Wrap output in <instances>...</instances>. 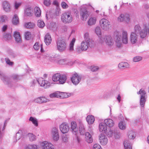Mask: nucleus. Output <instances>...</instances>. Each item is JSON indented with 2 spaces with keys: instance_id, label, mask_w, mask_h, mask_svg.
I'll use <instances>...</instances> for the list:
<instances>
[{
  "instance_id": "09e8293b",
  "label": "nucleus",
  "mask_w": 149,
  "mask_h": 149,
  "mask_svg": "<svg viewBox=\"0 0 149 149\" xmlns=\"http://www.w3.org/2000/svg\"><path fill=\"white\" fill-rule=\"evenodd\" d=\"M11 38V35L9 33H5L3 35V38L5 40H9Z\"/></svg>"
},
{
  "instance_id": "f257e3e1",
  "label": "nucleus",
  "mask_w": 149,
  "mask_h": 149,
  "mask_svg": "<svg viewBox=\"0 0 149 149\" xmlns=\"http://www.w3.org/2000/svg\"><path fill=\"white\" fill-rule=\"evenodd\" d=\"M137 26H139V24L135 26L134 28V31L132 32L130 35V40L131 43L132 44H135L138 42L139 36L142 39L145 38L141 37V32L140 31L138 32L137 31L136 28L138 27Z\"/></svg>"
},
{
  "instance_id": "dca6fc26",
  "label": "nucleus",
  "mask_w": 149,
  "mask_h": 149,
  "mask_svg": "<svg viewBox=\"0 0 149 149\" xmlns=\"http://www.w3.org/2000/svg\"><path fill=\"white\" fill-rule=\"evenodd\" d=\"M100 142L102 145H106L108 142V139L104 134H101L99 136Z\"/></svg>"
},
{
  "instance_id": "72a5a7b5",
  "label": "nucleus",
  "mask_w": 149,
  "mask_h": 149,
  "mask_svg": "<svg viewBox=\"0 0 149 149\" xmlns=\"http://www.w3.org/2000/svg\"><path fill=\"white\" fill-rule=\"evenodd\" d=\"M35 15L36 17H39L41 14V11L40 8L38 7H36L34 8Z\"/></svg>"
},
{
  "instance_id": "9b49d317",
  "label": "nucleus",
  "mask_w": 149,
  "mask_h": 149,
  "mask_svg": "<svg viewBox=\"0 0 149 149\" xmlns=\"http://www.w3.org/2000/svg\"><path fill=\"white\" fill-rule=\"evenodd\" d=\"M80 15L82 20H86L89 15V14L86 9L81 8L80 11Z\"/></svg>"
},
{
  "instance_id": "b1692460",
  "label": "nucleus",
  "mask_w": 149,
  "mask_h": 149,
  "mask_svg": "<svg viewBox=\"0 0 149 149\" xmlns=\"http://www.w3.org/2000/svg\"><path fill=\"white\" fill-rule=\"evenodd\" d=\"M60 77V79L58 81V83L60 84H63L66 82L67 79V76L66 74H61Z\"/></svg>"
},
{
  "instance_id": "49530a36",
  "label": "nucleus",
  "mask_w": 149,
  "mask_h": 149,
  "mask_svg": "<svg viewBox=\"0 0 149 149\" xmlns=\"http://www.w3.org/2000/svg\"><path fill=\"white\" fill-rule=\"evenodd\" d=\"M25 13L27 16H32V13L30 9L29 8H26L25 10Z\"/></svg>"
},
{
  "instance_id": "0e129e2a",
  "label": "nucleus",
  "mask_w": 149,
  "mask_h": 149,
  "mask_svg": "<svg viewBox=\"0 0 149 149\" xmlns=\"http://www.w3.org/2000/svg\"><path fill=\"white\" fill-rule=\"evenodd\" d=\"M51 3L50 0H44V4L46 6H49L50 4Z\"/></svg>"
},
{
  "instance_id": "412c9836",
  "label": "nucleus",
  "mask_w": 149,
  "mask_h": 149,
  "mask_svg": "<svg viewBox=\"0 0 149 149\" xmlns=\"http://www.w3.org/2000/svg\"><path fill=\"white\" fill-rule=\"evenodd\" d=\"M104 122L107 126L109 127H112L114 125V121L112 119H106L104 120Z\"/></svg>"
},
{
  "instance_id": "4c0bfd02",
  "label": "nucleus",
  "mask_w": 149,
  "mask_h": 149,
  "mask_svg": "<svg viewBox=\"0 0 149 149\" xmlns=\"http://www.w3.org/2000/svg\"><path fill=\"white\" fill-rule=\"evenodd\" d=\"M75 41V39L73 38L70 42L69 45V50L71 51H72L74 50V46Z\"/></svg>"
},
{
  "instance_id": "2f4dec72",
  "label": "nucleus",
  "mask_w": 149,
  "mask_h": 149,
  "mask_svg": "<svg viewBox=\"0 0 149 149\" xmlns=\"http://www.w3.org/2000/svg\"><path fill=\"white\" fill-rule=\"evenodd\" d=\"M118 67L120 69L128 68L129 64L127 62H121L118 64Z\"/></svg>"
},
{
  "instance_id": "aec40b11",
  "label": "nucleus",
  "mask_w": 149,
  "mask_h": 149,
  "mask_svg": "<svg viewBox=\"0 0 149 149\" xmlns=\"http://www.w3.org/2000/svg\"><path fill=\"white\" fill-rule=\"evenodd\" d=\"M99 130L100 132L106 133L107 130V126L104 123H100L99 127Z\"/></svg>"
},
{
  "instance_id": "a878e982",
  "label": "nucleus",
  "mask_w": 149,
  "mask_h": 149,
  "mask_svg": "<svg viewBox=\"0 0 149 149\" xmlns=\"http://www.w3.org/2000/svg\"><path fill=\"white\" fill-rule=\"evenodd\" d=\"M71 128L73 132L76 133L78 132V128L77 127V125L76 122H72L71 123Z\"/></svg>"
},
{
  "instance_id": "864d4df0",
  "label": "nucleus",
  "mask_w": 149,
  "mask_h": 149,
  "mask_svg": "<svg viewBox=\"0 0 149 149\" xmlns=\"http://www.w3.org/2000/svg\"><path fill=\"white\" fill-rule=\"evenodd\" d=\"M84 38L85 40L84 41H86L87 42L92 41L90 40L89 38V34L88 33H86L84 35Z\"/></svg>"
},
{
  "instance_id": "774afa93",
  "label": "nucleus",
  "mask_w": 149,
  "mask_h": 149,
  "mask_svg": "<svg viewBox=\"0 0 149 149\" xmlns=\"http://www.w3.org/2000/svg\"><path fill=\"white\" fill-rule=\"evenodd\" d=\"M60 11V9L58 8H57L55 10L54 13L56 16H58L59 14Z\"/></svg>"
},
{
  "instance_id": "2eb2a0df",
  "label": "nucleus",
  "mask_w": 149,
  "mask_h": 149,
  "mask_svg": "<svg viewBox=\"0 0 149 149\" xmlns=\"http://www.w3.org/2000/svg\"><path fill=\"white\" fill-rule=\"evenodd\" d=\"M49 100L45 97H40L35 99L34 100V102L40 104L46 103L49 101Z\"/></svg>"
},
{
  "instance_id": "4468645a",
  "label": "nucleus",
  "mask_w": 149,
  "mask_h": 149,
  "mask_svg": "<svg viewBox=\"0 0 149 149\" xmlns=\"http://www.w3.org/2000/svg\"><path fill=\"white\" fill-rule=\"evenodd\" d=\"M68 125L66 123H63L60 126V130L63 134L68 132L69 130Z\"/></svg>"
},
{
  "instance_id": "f704fd0d",
  "label": "nucleus",
  "mask_w": 149,
  "mask_h": 149,
  "mask_svg": "<svg viewBox=\"0 0 149 149\" xmlns=\"http://www.w3.org/2000/svg\"><path fill=\"white\" fill-rule=\"evenodd\" d=\"M60 92L57 91L49 95L50 97L51 98H60Z\"/></svg>"
},
{
  "instance_id": "c756f323",
  "label": "nucleus",
  "mask_w": 149,
  "mask_h": 149,
  "mask_svg": "<svg viewBox=\"0 0 149 149\" xmlns=\"http://www.w3.org/2000/svg\"><path fill=\"white\" fill-rule=\"evenodd\" d=\"M72 93H64V92H60V98H67L68 97L70 96Z\"/></svg>"
},
{
  "instance_id": "6e6552de",
  "label": "nucleus",
  "mask_w": 149,
  "mask_h": 149,
  "mask_svg": "<svg viewBox=\"0 0 149 149\" xmlns=\"http://www.w3.org/2000/svg\"><path fill=\"white\" fill-rule=\"evenodd\" d=\"M0 76L1 80L5 84L8 85L10 87L12 86L11 81L10 78L1 70H0Z\"/></svg>"
},
{
  "instance_id": "9d476101",
  "label": "nucleus",
  "mask_w": 149,
  "mask_h": 149,
  "mask_svg": "<svg viewBox=\"0 0 149 149\" xmlns=\"http://www.w3.org/2000/svg\"><path fill=\"white\" fill-rule=\"evenodd\" d=\"M37 81L40 86L45 88H49L50 85V83L48 81L44 80L42 78L38 79Z\"/></svg>"
},
{
  "instance_id": "7c9ffc66",
  "label": "nucleus",
  "mask_w": 149,
  "mask_h": 149,
  "mask_svg": "<svg viewBox=\"0 0 149 149\" xmlns=\"http://www.w3.org/2000/svg\"><path fill=\"white\" fill-rule=\"evenodd\" d=\"M86 119L89 124H93L95 120L94 117L92 115L88 116L87 117Z\"/></svg>"
},
{
  "instance_id": "a18cd8bd",
  "label": "nucleus",
  "mask_w": 149,
  "mask_h": 149,
  "mask_svg": "<svg viewBox=\"0 0 149 149\" xmlns=\"http://www.w3.org/2000/svg\"><path fill=\"white\" fill-rule=\"evenodd\" d=\"M145 102L146 99L145 97H142V96L141 97L140 103L141 106L142 107L144 106Z\"/></svg>"
},
{
  "instance_id": "8fccbe9b",
  "label": "nucleus",
  "mask_w": 149,
  "mask_h": 149,
  "mask_svg": "<svg viewBox=\"0 0 149 149\" xmlns=\"http://www.w3.org/2000/svg\"><path fill=\"white\" fill-rule=\"evenodd\" d=\"M28 136L29 137L30 140L32 141L35 140L36 139V136L32 133H29Z\"/></svg>"
},
{
  "instance_id": "f3484780",
  "label": "nucleus",
  "mask_w": 149,
  "mask_h": 149,
  "mask_svg": "<svg viewBox=\"0 0 149 149\" xmlns=\"http://www.w3.org/2000/svg\"><path fill=\"white\" fill-rule=\"evenodd\" d=\"M2 6L3 10L6 12H9L10 11V6L9 2L6 1H3Z\"/></svg>"
},
{
  "instance_id": "39448f33",
  "label": "nucleus",
  "mask_w": 149,
  "mask_h": 149,
  "mask_svg": "<svg viewBox=\"0 0 149 149\" xmlns=\"http://www.w3.org/2000/svg\"><path fill=\"white\" fill-rule=\"evenodd\" d=\"M100 25L105 30H107L111 26L109 21L105 19H102L100 21Z\"/></svg>"
},
{
  "instance_id": "c03bdc74",
  "label": "nucleus",
  "mask_w": 149,
  "mask_h": 149,
  "mask_svg": "<svg viewBox=\"0 0 149 149\" xmlns=\"http://www.w3.org/2000/svg\"><path fill=\"white\" fill-rule=\"evenodd\" d=\"M34 26V24L31 22H28L25 24V27L28 29H31L33 28Z\"/></svg>"
},
{
  "instance_id": "5fc2aeb1",
  "label": "nucleus",
  "mask_w": 149,
  "mask_h": 149,
  "mask_svg": "<svg viewBox=\"0 0 149 149\" xmlns=\"http://www.w3.org/2000/svg\"><path fill=\"white\" fill-rule=\"evenodd\" d=\"M95 32L98 36L100 35H101V30L100 28L99 27H96L95 29Z\"/></svg>"
},
{
  "instance_id": "0eeeda50",
  "label": "nucleus",
  "mask_w": 149,
  "mask_h": 149,
  "mask_svg": "<svg viewBox=\"0 0 149 149\" xmlns=\"http://www.w3.org/2000/svg\"><path fill=\"white\" fill-rule=\"evenodd\" d=\"M94 45V42L93 41L87 42L86 41H83L81 43V47L84 51H86L89 47H93Z\"/></svg>"
},
{
  "instance_id": "7ed1b4c3",
  "label": "nucleus",
  "mask_w": 149,
  "mask_h": 149,
  "mask_svg": "<svg viewBox=\"0 0 149 149\" xmlns=\"http://www.w3.org/2000/svg\"><path fill=\"white\" fill-rule=\"evenodd\" d=\"M56 48L60 52L65 51L66 49L67 43L63 39H58L56 41Z\"/></svg>"
},
{
  "instance_id": "c9c22d12",
  "label": "nucleus",
  "mask_w": 149,
  "mask_h": 149,
  "mask_svg": "<svg viewBox=\"0 0 149 149\" xmlns=\"http://www.w3.org/2000/svg\"><path fill=\"white\" fill-rule=\"evenodd\" d=\"M126 123L124 121H120L119 123V128L122 130H124L126 128Z\"/></svg>"
},
{
  "instance_id": "603ef678",
  "label": "nucleus",
  "mask_w": 149,
  "mask_h": 149,
  "mask_svg": "<svg viewBox=\"0 0 149 149\" xmlns=\"http://www.w3.org/2000/svg\"><path fill=\"white\" fill-rule=\"evenodd\" d=\"M142 59V58L141 56H137L134 57L133 60L134 62H137L141 60Z\"/></svg>"
},
{
  "instance_id": "e433bc0d",
  "label": "nucleus",
  "mask_w": 149,
  "mask_h": 149,
  "mask_svg": "<svg viewBox=\"0 0 149 149\" xmlns=\"http://www.w3.org/2000/svg\"><path fill=\"white\" fill-rule=\"evenodd\" d=\"M96 18L95 17L91 18L88 21V24L89 25L94 24L96 23Z\"/></svg>"
},
{
  "instance_id": "f8f14e48",
  "label": "nucleus",
  "mask_w": 149,
  "mask_h": 149,
  "mask_svg": "<svg viewBox=\"0 0 149 149\" xmlns=\"http://www.w3.org/2000/svg\"><path fill=\"white\" fill-rule=\"evenodd\" d=\"M114 39L116 46L118 48L121 47L123 44L121 35L118 33L116 34Z\"/></svg>"
},
{
  "instance_id": "423d86ee",
  "label": "nucleus",
  "mask_w": 149,
  "mask_h": 149,
  "mask_svg": "<svg viewBox=\"0 0 149 149\" xmlns=\"http://www.w3.org/2000/svg\"><path fill=\"white\" fill-rule=\"evenodd\" d=\"M105 41L106 44L109 46H111L114 43L113 40L111 37L110 36H106L105 37H102L100 38V41L101 43Z\"/></svg>"
},
{
  "instance_id": "473e14b6",
  "label": "nucleus",
  "mask_w": 149,
  "mask_h": 149,
  "mask_svg": "<svg viewBox=\"0 0 149 149\" xmlns=\"http://www.w3.org/2000/svg\"><path fill=\"white\" fill-rule=\"evenodd\" d=\"M61 74L59 73L54 74L52 76V80L53 81H58L60 79Z\"/></svg>"
},
{
  "instance_id": "f03ea898",
  "label": "nucleus",
  "mask_w": 149,
  "mask_h": 149,
  "mask_svg": "<svg viewBox=\"0 0 149 149\" xmlns=\"http://www.w3.org/2000/svg\"><path fill=\"white\" fill-rule=\"evenodd\" d=\"M61 19L64 24H69L72 22L73 18L70 11H66L61 15Z\"/></svg>"
},
{
  "instance_id": "393cba45",
  "label": "nucleus",
  "mask_w": 149,
  "mask_h": 149,
  "mask_svg": "<svg viewBox=\"0 0 149 149\" xmlns=\"http://www.w3.org/2000/svg\"><path fill=\"white\" fill-rule=\"evenodd\" d=\"M14 36L15 41L17 42H20L22 41L21 36L19 32L15 31L14 32Z\"/></svg>"
},
{
  "instance_id": "69168bd1",
  "label": "nucleus",
  "mask_w": 149,
  "mask_h": 149,
  "mask_svg": "<svg viewBox=\"0 0 149 149\" xmlns=\"http://www.w3.org/2000/svg\"><path fill=\"white\" fill-rule=\"evenodd\" d=\"M91 71L93 72H95L99 69V68L97 66H92L91 67Z\"/></svg>"
},
{
  "instance_id": "cd10ccee",
  "label": "nucleus",
  "mask_w": 149,
  "mask_h": 149,
  "mask_svg": "<svg viewBox=\"0 0 149 149\" xmlns=\"http://www.w3.org/2000/svg\"><path fill=\"white\" fill-rule=\"evenodd\" d=\"M135 132L133 130L129 131L128 132V136L130 139H133L136 137Z\"/></svg>"
},
{
  "instance_id": "6e6d98bb",
  "label": "nucleus",
  "mask_w": 149,
  "mask_h": 149,
  "mask_svg": "<svg viewBox=\"0 0 149 149\" xmlns=\"http://www.w3.org/2000/svg\"><path fill=\"white\" fill-rule=\"evenodd\" d=\"M5 61L6 63L8 65H9L10 66H12L13 65V62H11L10 59H9L8 58H6Z\"/></svg>"
},
{
  "instance_id": "e2e57ef3",
  "label": "nucleus",
  "mask_w": 149,
  "mask_h": 149,
  "mask_svg": "<svg viewBox=\"0 0 149 149\" xmlns=\"http://www.w3.org/2000/svg\"><path fill=\"white\" fill-rule=\"evenodd\" d=\"M61 6L62 8L63 9H66L68 7V6L64 2H63L61 3Z\"/></svg>"
},
{
  "instance_id": "a19ab883",
  "label": "nucleus",
  "mask_w": 149,
  "mask_h": 149,
  "mask_svg": "<svg viewBox=\"0 0 149 149\" xmlns=\"http://www.w3.org/2000/svg\"><path fill=\"white\" fill-rule=\"evenodd\" d=\"M22 76L17 74H13L12 76V77L14 80H18L20 79L21 78Z\"/></svg>"
},
{
  "instance_id": "bb28decb",
  "label": "nucleus",
  "mask_w": 149,
  "mask_h": 149,
  "mask_svg": "<svg viewBox=\"0 0 149 149\" xmlns=\"http://www.w3.org/2000/svg\"><path fill=\"white\" fill-rule=\"evenodd\" d=\"M12 22L15 25H16L19 24V20L18 16L17 14H15L12 18Z\"/></svg>"
},
{
  "instance_id": "58836bf2",
  "label": "nucleus",
  "mask_w": 149,
  "mask_h": 149,
  "mask_svg": "<svg viewBox=\"0 0 149 149\" xmlns=\"http://www.w3.org/2000/svg\"><path fill=\"white\" fill-rule=\"evenodd\" d=\"M79 131L81 135H84L85 134V130L83 125H81L79 127Z\"/></svg>"
},
{
  "instance_id": "680f3d73",
  "label": "nucleus",
  "mask_w": 149,
  "mask_h": 149,
  "mask_svg": "<svg viewBox=\"0 0 149 149\" xmlns=\"http://www.w3.org/2000/svg\"><path fill=\"white\" fill-rule=\"evenodd\" d=\"M93 149H102V148L100 145L95 144L93 146Z\"/></svg>"
},
{
  "instance_id": "6ab92c4d",
  "label": "nucleus",
  "mask_w": 149,
  "mask_h": 149,
  "mask_svg": "<svg viewBox=\"0 0 149 149\" xmlns=\"http://www.w3.org/2000/svg\"><path fill=\"white\" fill-rule=\"evenodd\" d=\"M122 43L126 44L128 43V34L127 32L125 31H122Z\"/></svg>"
},
{
  "instance_id": "a211bd4d",
  "label": "nucleus",
  "mask_w": 149,
  "mask_h": 149,
  "mask_svg": "<svg viewBox=\"0 0 149 149\" xmlns=\"http://www.w3.org/2000/svg\"><path fill=\"white\" fill-rule=\"evenodd\" d=\"M42 149H54L53 145L46 141L42 143Z\"/></svg>"
},
{
  "instance_id": "37998d69",
  "label": "nucleus",
  "mask_w": 149,
  "mask_h": 149,
  "mask_svg": "<svg viewBox=\"0 0 149 149\" xmlns=\"http://www.w3.org/2000/svg\"><path fill=\"white\" fill-rule=\"evenodd\" d=\"M29 120L32 121L34 125L35 126H38V121L36 119L32 117H31L29 118Z\"/></svg>"
},
{
  "instance_id": "13d9d810",
  "label": "nucleus",
  "mask_w": 149,
  "mask_h": 149,
  "mask_svg": "<svg viewBox=\"0 0 149 149\" xmlns=\"http://www.w3.org/2000/svg\"><path fill=\"white\" fill-rule=\"evenodd\" d=\"M125 15L123 14H120V16L118 17V20L120 22H123L125 21L124 19Z\"/></svg>"
},
{
  "instance_id": "5701e85b",
  "label": "nucleus",
  "mask_w": 149,
  "mask_h": 149,
  "mask_svg": "<svg viewBox=\"0 0 149 149\" xmlns=\"http://www.w3.org/2000/svg\"><path fill=\"white\" fill-rule=\"evenodd\" d=\"M85 138L86 141L89 143L93 142V139L91 135L88 132H86L85 133Z\"/></svg>"
},
{
  "instance_id": "79ce46f5",
  "label": "nucleus",
  "mask_w": 149,
  "mask_h": 149,
  "mask_svg": "<svg viewBox=\"0 0 149 149\" xmlns=\"http://www.w3.org/2000/svg\"><path fill=\"white\" fill-rule=\"evenodd\" d=\"M31 33L30 32H27L25 33V38L27 40H29L31 38Z\"/></svg>"
},
{
  "instance_id": "338daca9",
  "label": "nucleus",
  "mask_w": 149,
  "mask_h": 149,
  "mask_svg": "<svg viewBox=\"0 0 149 149\" xmlns=\"http://www.w3.org/2000/svg\"><path fill=\"white\" fill-rule=\"evenodd\" d=\"M34 49L36 50H38L40 48V47L38 45V43H36L33 46Z\"/></svg>"
},
{
  "instance_id": "1a4fd4ad",
  "label": "nucleus",
  "mask_w": 149,
  "mask_h": 149,
  "mask_svg": "<svg viewBox=\"0 0 149 149\" xmlns=\"http://www.w3.org/2000/svg\"><path fill=\"white\" fill-rule=\"evenodd\" d=\"M81 77L80 75H79L77 73H75L73 74L71 79L72 83L74 85H76L78 84L81 81Z\"/></svg>"
},
{
  "instance_id": "ddd939ff",
  "label": "nucleus",
  "mask_w": 149,
  "mask_h": 149,
  "mask_svg": "<svg viewBox=\"0 0 149 149\" xmlns=\"http://www.w3.org/2000/svg\"><path fill=\"white\" fill-rule=\"evenodd\" d=\"M51 134L54 141H56L58 140L59 135L57 128L55 127H53L52 130Z\"/></svg>"
},
{
  "instance_id": "052dcab7",
  "label": "nucleus",
  "mask_w": 149,
  "mask_h": 149,
  "mask_svg": "<svg viewBox=\"0 0 149 149\" xmlns=\"http://www.w3.org/2000/svg\"><path fill=\"white\" fill-rule=\"evenodd\" d=\"M7 17L6 15H2L0 17V22H5L7 19Z\"/></svg>"
},
{
  "instance_id": "bf43d9fd",
  "label": "nucleus",
  "mask_w": 149,
  "mask_h": 149,
  "mask_svg": "<svg viewBox=\"0 0 149 149\" xmlns=\"http://www.w3.org/2000/svg\"><path fill=\"white\" fill-rule=\"evenodd\" d=\"M125 21L127 23H128L130 20V15L128 14L125 15L124 17Z\"/></svg>"
},
{
  "instance_id": "ea45409f",
  "label": "nucleus",
  "mask_w": 149,
  "mask_h": 149,
  "mask_svg": "<svg viewBox=\"0 0 149 149\" xmlns=\"http://www.w3.org/2000/svg\"><path fill=\"white\" fill-rule=\"evenodd\" d=\"M38 26L40 28H43L45 26V24L44 22L41 20H39L38 21Z\"/></svg>"
},
{
  "instance_id": "de8ad7c7",
  "label": "nucleus",
  "mask_w": 149,
  "mask_h": 149,
  "mask_svg": "<svg viewBox=\"0 0 149 149\" xmlns=\"http://www.w3.org/2000/svg\"><path fill=\"white\" fill-rule=\"evenodd\" d=\"M114 133V131H113L110 129L107 132L106 134L109 137H111L113 135Z\"/></svg>"
},
{
  "instance_id": "c85d7f7f",
  "label": "nucleus",
  "mask_w": 149,
  "mask_h": 149,
  "mask_svg": "<svg viewBox=\"0 0 149 149\" xmlns=\"http://www.w3.org/2000/svg\"><path fill=\"white\" fill-rule=\"evenodd\" d=\"M124 145L125 149H132V144L128 140H126L124 141Z\"/></svg>"
},
{
  "instance_id": "4be33fe9",
  "label": "nucleus",
  "mask_w": 149,
  "mask_h": 149,
  "mask_svg": "<svg viewBox=\"0 0 149 149\" xmlns=\"http://www.w3.org/2000/svg\"><path fill=\"white\" fill-rule=\"evenodd\" d=\"M44 41L47 45H49L52 41L51 36L49 33H47L45 36Z\"/></svg>"
},
{
  "instance_id": "20e7f679",
  "label": "nucleus",
  "mask_w": 149,
  "mask_h": 149,
  "mask_svg": "<svg viewBox=\"0 0 149 149\" xmlns=\"http://www.w3.org/2000/svg\"><path fill=\"white\" fill-rule=\"evenodd\" d=\"M137 31L141 32V37H146L147 33H149V22L148 23L144 24L143 25V29H142L140 26L139 24V26H137Z\"/></svg>"
},
{
  "instance_id": "3c124183",
  "label": "nucleus",
  "mask_w": 149,
  "mask_h": 149,
  "mask_svg": "<svg viewBox=\"0 0 149 149\" xmlns=\"http://www.w3.org/2000/svg\"><path fill=\"white\" fill-rule=\"evenodd\" d=\"M113 135L115 137L116 139H118L120 137V133L117 130H114Z\"/></svg>"
},
{
  "instance_id": "4d7b16f0",
  "label": "nucleus",
  "mask_w": 149,
  "mask_h": 149,
  "mask_svg": "<svg viewBox=\"0 0 149 149\" xmlns=\"http://www.w3.org/2000/svg\"><path fill=\"white\" fill-rule=\"evenodd\" d=\"M58 62L60 64H65L67 63V61L65 59H60L58 61Z\"/></svg>"
}]
</instances>
